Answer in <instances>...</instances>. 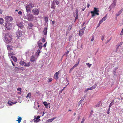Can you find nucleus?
I'll return each mask as SVG.
<instances>
[{"instance_id": "f257e3e1", "label": "nucleus", "mask_w": 123, "mask_h": 123, "mask_svg": "<svg viewBox=\"0 0 123 123\" xmlns=\"http://www.w3.org/2000/svg\"><path fill=\"white\" fill-rule=\"evenodd\" d=\"M3 35L5 37V40L6 42L10 43L12 39V36L10 33H6L5 34L3 32Z\"/></svg>"}, {"instance_id": "f03ea898", "label": "nucleus", "mask_w": 123, "mask_h": 123, "mask_svg": "<svg viewBox=\"0 0 123 123\" xmlns=\"http://www.w3.org/2000/svg\"><path fill=\"white\" fill-rule=\"evenodd\" d=\"M24 18L27 19L28 21H32L34 18V17L32 14L27 13L26 15L24 16Z\"/></svg>"}, {"instance_id": "7ed1b4c3", "label": "nucleus", "mask_w": 123, "mask_h": 123, "mask_svg": "<svg viewBox=\"0 0 123 123\" xmlns=\"http://www.w3.org/2000/svg\"><path fill=\"white\" fill-rule=\"evenodd\" d=\"M34 5L32 3H30L26 7V11L28 12H30L31 11V9L34 6Z\"/></svg>"}, {"instance_id": "20e7f679", "label": "nucleus", "mask_w": 123, "mask_h": 123, "mask_svg": "<svg viewBox=\"0 0 123 123\" xmlns=\"http://www.w3.org/2000/svg\"><path fill=\"white\" fill-rule=\"evenodd\" d=\"M40 11V9L37 6L36 8H34L32 10V13L34 15H38Z\"/></svg>"}, {"instance_id": "39448f33", "label": "nucleus", "mask_w": 123, "mask_h": 123, "mask_svg": "<svg viewBox=\"0 0 123 123\" xmlns=\"http://www.w3.org/2000/svg\"><path fill=\"white\" fill-rule=\"evenodd\" d=\"M16 37L17 39H19L20 37H21L23 35L22 33V31L20 30L19 29L16 32Z\"/></svg>"}, {"instance_id": "423d86ee", "label": "nucleus", "mask_w": 123, "mask_h": 123, "mask_svg": "<svg viewBox=\"0 0 123 123\" xmlns=\"http://www.w3.org/2000/svg\"><path fill=\"white\" fill-rule=\"evenodd\" d=\"M5 20L6 22H9L12 20L13 18L11 17L8 16L5 18Z\"/></svg>"}, {"instance_id": "0eeeda50", "label": "nucleus", "mask_w": 123, "mask_h": 123, "mask_svg": "<svg viewBox=\"0 0 123 123\" xmlns=\"http://www.w3.org/2000/svg\"><path fill=\"white\" fill-rule=\"evenodd\" d=\"M5 29L8 30H10L12 28L11 24L10 23H8L6 24Z\"/></svg>"}, {"instance_id": "6e6552de", "label": "nucleus", "mask_w": 123, "mask_h": 123, "mask_svg": "<svg viewBox=\"0 0 123 123\" xmlns=\"http://www.w3.org/2000/svg\"><path fill=\"white\" fill-rule=\"evenodd\" d=\"M85 29V27H84L80 31L79 35L80 36H81L83 35Z\"/></svg>"}, {"instance_id": "1a4fd4ad", "label": "nucleus", "mask_w": 123, "mask_h": 123, "mask_svg": "<svg viewBox=\"0 0 123 123\" xmlns=\"http://www.w3.org/2000/svg\"><path fill=\"white\" fill-rule=\"evenodd\" d=\"M123 11V9L122 8L116 14L115 19H117V17L119 16L122 12Z\"/></svg>"}, {"instance_id": "9d476101", "label": "nucleus", "mask_w": 123, "mask_h": 123, "mask_svg": "<svg viewBox=\"0 0 123 123\" xmlns=\"http://www.w3.org/2000/svg\"><path fill=\"white\" fill-rule=\"evenodd\" d=\"M59 73V71H58V72L55 73L54 74V78L56 79L57 80L58 79V75Z\"/></svg>"}, {"instance_id": "9b49d317", "label": "nucleus", "mask_w": 123, "mask_h": 123, "mask_svg": "<svg viewBox=\"0 0 123 123\" xmlns=\"http://www.w3.org/2000/svg\"><path fill=\"white\" fill-rule=\"evenodd\" d=\"M17 25L19 28L21 29H22L24 27V25L22 24L21 23H17Z\"/></svg>"}, {"instance_id": "f8f14e48", "label": "nucleus", "mask_w": 123, "mask_h": 123, "mask_svg": "<svg viewBox=\"0 0 123 123\" xmlns=\"http://www.w3.org/2000/svg\"><path fill=\"white\" fill-rule=\"evenodd\" d=\"M40 118V116H37L35 120V119H34V122L36 123H37L38 122H39L40 121V120L39 119Z\"/></svg>"}, {"instance_id": "ddd939ff", "label": "nucleus", "mask_w": 123, "mask_h": 123, "mask_svg": "<svg viewBox=\"0 0 123 123\" xmlns=\"http://www.w3.org/2000/svg\"><path fill=\"white\" fill-rule=\"evenodd\" d=\"M123 42H121L118 43L117 45V48L116 49V51H117V49H118L119 47V46H121L123 44Z\"/></svg>"}, {"instance_id": "4468645a", "label": "nucleus", "mask_w": 123, "mask_h": 123, "mask_svg": "<svg viewBox=\"0 0 123 123\" xmlns=\"http://www.w3.org/2000/svg\"><path fill=\"white\" fill-rule=\"evenodd\" d=\"M35 56L34 55H32L30 61L31 62H33L35 60Z\"/></svg>"}, {"instance_id": "2eb2a0df", "label": "nucleus", "mask_w": 123, "mask_h": 123, "mask_svg": "<svg viewBox=\"0 0 123 123\" xmlns=\"http://www.w3.org/2000/svg\"><path fill=\"white\" fill-rule=\"evenodd\" d=\"M47 27H45L44 28L43 32V34L45 35H46L47 34Z\"/></svg>"}, {"instance_id": "dca6fc26", "label": "nucleus", "mask_w": 123, "mask_h": 123, "mask_svg": "<svg viewBox=\"0 0 123 123\" xmlns=\"http://www.w3.org/2000/svg\"><path fill=\"white\" fill-rule=\"evenodd\" d=\"M17 103V102H16L14 103H13L11 101L10 102V101H8L7 102V104L9 105L10 106H12V105L13 104H16Z\"/></svg>"}, {"instance_id": "f3484780", "label": "nucleus", "mask_w": 123, "mask_h": 123, "mask_svg": "<svg viewBox=\"0 0 123 123\" xmlns=\"http://www.w3.org/2000/svg\"><path fill=\"white\" fill-rule=\"evenodd\" d=\"M7 48L8 50L11 51L12 49V47L11 46L7 45Z\"/></svg>"}, {"instance_id": "a211bd4d", "label": "nucleus", "mask_w": 123, "mask_h": 123, "mask_svg": "<svg viewBox=\"0 0 123 123\" xmlns=\"http://www.w3.org/2000/svg\"><path fill=\"white\" fill-rule=\"evenodd\" d=\"M116 5V4L113 3L109 7V8H110L111 9H112V8L114 7Z\"/></svg>"}, {"instance_id": "6ab92c4d", "label": "nucleus", "mask_w": 123, "mask_h": 123, "mask_svg": "<svg viewBox=\"0 0 123 123\" xmlns=\"http://www.w3.org/2000/svg\"><path fill=\"white\" fill-rule=\"evenodd\" d=\"M11 58H12L15 62H16L17 61V58L13 56H11Z\"/></svg>"}, {"instance_id": "aec40b11", "label": "nucleus", "mask_w": 123, "mask_h": 123, "mask_svg": "<svg viewBox=\"0 0 123 123\" xmlns=\"http://www.w3.org/2000/svg\"><path fill=\"white\" fill-rule=\"evenodd\" d=\"M73 35L72 34H71L69 36L68 38V41H70L72 39L73 37Z\"/></svg>"}, {"instance_id": "412c9836", "label": "nucleus", "mask_w": 123, "mask_h": 123, "mask_svg": "<svg viewBox=\"0 0 123 123\" xmlns=\"http://www.w3.org/2000/svg\"><path fill=\"white\" fill-rule=\"evenodd\" d=\"M43 104L46 108H47L48 107V105L47 102L44 101L43 102Z\"/></svg>"}, {"instance_id": "4be33fe9", "label": "nucleus", "mask_w": 123, "mask_h": 123, "mask_svg": "<svg viewBox=\"0 0 123 123\" xmlns=\"http://www.w3.org/2000/svg\"><path fill=\"white\" fill-rule=\"evenodd\" d=\"M38 45L39 48L40 49H41L42 48V43H38Z\"/></svg>"}, {"instance_id": "5701e85b", "label": "nucleus", "mask_w": 123, "mask_h": 123, "mask_svg": "<svg viewBox=\"0 0 123 123\" xmlns=\"http://www.w3.org/2000/svg\"><path fill=\"white\" fill-rule=\"evenodd\" d=\"M95 12H98L99 11L98 9L95 7L94 8V10L93 11Z\"/></svg>"}, {"instance_id": "b1692460", "label": "nucleus", "mask_w": 123, "mask_h": 123, "mask_svg": "<svg viewBox=\"0 0 123 123\" xmlns=\"http://www.w3.org/2000/svg\"><path fill=\"white\" fill-rule=\"evenodd\" d=\"M78 62H77V63H76L75 64V65L74 66H73V67L74 68H75L76 67H77V66L79 64V62H80V58H79L78 59Z\"/></svg>"}, {"instance_id": "393cba45", "label": "nucleus", "mask_w": 123, "mask_h": 123, "mask_svg": "<svg viewBox=\"0 0 123 123\" xmlns=\"http://www.w3.org/2000/svg\"><path fill=\"white\" fill-rule=\"evenodd\" d=\"M114 100H113L111 102V103H110V105H109V107H111L112 105L114 103Z\"/></svg>"}, {"instance_id": "a878e982", "label": "nucleus", "mask_w": 123, "mask_h": 123, "mask_svg": "<svg viewBox=\"0 0 123 123\" xmlns=\"http://www.w3.org/2000/svg\"><path fill=\"white\" fill-rule=\"evenodd\" d=\"M44 20L46 23H48V17H45Z\"/></svg>"}, {"instance_id": "bb28decb", "label": "nucleus", "mask_w": 123, "mask_h": 123, "mask_svg": "<svg viewBox=\"0 0 123 123\" xmlns=\"http://www.w3.org/2000/svg\"><path fill=\"white\" fill-rule=\"evenodd\" d=\"M97 85L96 84L95 85H94L92 86L91 87V90L95 89L97 86Z\"/></svg>"}, {"instance_id": "cd10ccee", "label": "nucleus", "mask_w": 123, "mask_h": 123, "mask_svg": "<svg viewBox=\"0 0 123 123\" xmlns=\"http://www.w3.org/2000/svg\"><path fill=\"white\" fill-rule=\"evenodd\" d=\"M91 13L92 14V17H93L95 16V12H93V11H91Z\"/></svg>"}, {"instance_id": "c85d7f7f", "label": "nucleus", "mask_w": 123, "mask_h": 123, "mask_svg": "<svg viewBox=\"0 0 123 123\" xmlns=\"http://www.w3.org/2000/svg\"><path fill=\"white\" fill-rule=\"evenodd\" d=\"M30 62H29L28 63H25V66L26 67H29L30 66Z\"/></svg>"}, {"instance_id": "c756f323", "label": "nucleus", "mask_w": 123, "mask_h": 123, "mask_svg": "<svg viewBox=\"0 0 123 123\" xmlns=\"http://www.w3.org/2000/svg\"><path fill=\"white\" fill-rule=\"evenodd\" d=\"M100 103H101V101H100L97 104V105H96L95 106V107H98L100 104Z\"/></svg>"}, {"instance_id": "7c9ffc66", "label": "nucleus", "mask_w": 123, "mask_h": 123, "mask_svg": "<svg viewBox=\"0 0 123 123\" xmlns=\"http://www.w3.org/2000/svg\"><path fill=\"white\" fill-rule=\"evenodd\" d=\"M3 21L4 20L2 18H0V24H2Z\"/></svg>"}, {"instance_id": "2f4dec72", "label": "nucleus", "mask_w": 123, "mask_h": 123, "mask_svg": "<svg viewBox=\"0 0 123 123\" xmlns=\"http://www.w3.org/2000/svg\"><path fill=\"white\" fill-rule=\"evenodd\" d=\"M28 26L29 27H30L31 28L33 26L32 24L30 23L28 24Z\"/></svg>"}, {"instance_id": "473e14b6", "label": "nucleus", "mask_w": 123, "mask_h": 123, "mask_svg": "<svg viewBox=\"0 0 123 123\" xmlns=\"http://www.w3.org/2000/svg\"><path fill=\"white\" fill-rule=\"evenodd\" d=\"M55 118H52L49 119L48 120V121L50 122H51L54 120Z\"/></svg>"}, {"instance_id": "72a5a7b5", "label": "nucleus", "mask_w": 123, "mask_h": 123, "mask_svg": "<svg viewBox=\"0 0 123 123\" xmlns=\"http://www.w3.org/2000/svg\"><path fill=\"white\" fill-rule=\"evenodd\" d=\"M55 1V3L56 5H58L59 4V2L58 0H54Z\"/></svg>"}, {"instance_id": "f704fd0d", "label": "nucleus", "mask_w": 123, "mask_h": 123, "mask_svg": "<svg viewBox=\"0 0 123 123\" xmlns=\"http://www.w3.org/2000/svg\"><path fill=\"white\" fill-rule=\"evenodd\" d=\"M86 65H87V66L89 68H90V67H91V66L92 65V64H90L89 63H86Z\"/></svg>"}, {"instance_id": "c9c22d12", "label": "nucleus", "mask_w": 123, "mask_h": 123, "mask_svg": "<svg viewBox=\"0 0 123 123\" xmlns=\"http://www.w3.org/2000/svg\"><path fill=\"white\" fill-rule=\"evenodd\" d=\"M110 107H109V108L108 109L106 113L108 114H109L110 113L109 111L110 110Z\"/></svg>"}, {"instance_id": "e433bc0d", "label": "nucleus", "mask_w": 123, "mask_h": 123, "mask_svg": "<svg viewBox=\"0 0 123 123\" xmlns=\"http://www.w3.org/2000/svg\"><path fill=\"white\" fill-rule=\"evenodd\" d=\"M29 98H31V93H29L27 95V96H26V98H27L29 97Z\"/></svg>"}, {"instance_id": "4c0bfd02", "label": "nucleus", "mask_w": 123, "mask_h": 123, "mask_svg": "<svg viewBox=\"0 0 123 123\" xmlns=\"http://www.w3.org/2000/svg\"><path fill=\"white\" fill-rule=\"evenodd\" d=\"M25 63V62L24 61H21L20 62V64L24 65Z\"/></svg>"}, {"instance_id": "58836bf2", "label": "nucleus", "mask_w": 123, "mask_h": 123, "mask_svg": "<svg viewBox=\"0 0 123 123\" xmlns=\"http://www.w3.org/2000/svg\"><path fill=\"white\" fill-rule=\"evenodd\" d=\"M55 5H54L53 4V5H51V7L52 8H53L54 9L55 7Z\"/></svg>"}, {"instance_id": "ea45409f", "label": "nucleus", "mask_w": 123, "mask_h": 123, "mask_svg": "<svg viewBox=\"0 0 123 123\" xmlns=\"http://www.w3.org/2000/svg\"><path fill=\"white\" fill-rule=\"evenodd\" d=\"M94 35H92V37L91 40V41H92V42L93 41L94 39Z\"/></svg>"}, {"instance_id": "a19ab883", "label": "nucleus", "mask_w": 123, "mask_h": 123, "mask_svg": "<svg viewBox=\"0 0 123 123\" xmlns=\"http://www.w3.org/2000/svg\"><path fill=\"white\" fill-rule=\"evenodd\" d=\"M75 68L73 66L72 68L70 69L69 71V73H70L72 71V70H73V69Z\"/></svg>"}, {"instance_id": "79ce46f5", "label": "nucleus", "mask_w": 123, "mask_h": 123, "mask_svg": "<svg viewBox=\"0 0 123 123\" xmlns=\"http://www.w3.org/2000/svg\"><path fill=\"white\" fill-rule=\"evenodd\" d=\"M93 112V111L92 110L90 112L89 115V117H91V116L92 115V113Z\"/></svg>"}, {"instance_id": "37998d69", "label": "nucleus", "mask_w": 123, "mask_h": 123, "mask_svg": "<svg viewBox=\"0 0 123 123\" xmlns=\"http://www.w3.org/2000/svg\"><path fill=\"white\" fill-rule=\"evenodd\" d=\"M22 120V118L21 117H18V120H17V121H21Z\"/></svg>"}, {"instance_id": "c03bdc74", "label": "nucleus", "mask_w": 123, "mask_h": 123, "mask_svg": "<svg viewBox=\"0 0 123 123\" xmlns=\"http://www.w3.org/2000/svg\"><path fill=\"white\" fill-rule=\"evenodd\" d=\"M106 19V16H105V17H104L103 18H102V20H103V21H105V20Z\"/></svg>"}, {"instance_id": "a18cd8bd", "label": "nucleus", "mask_w": 123, "mask_h": 123, "mask_svg": "<svg viewBox=\"0 0 123 123\" xmlns=\"http://www.w3.org/2000/svg\"><path fill=\"white\" fill-rule=\"evenodd\" d=\"M78 15H76V17H75V20H74V22H75L76 20V19H78Z\"/></svg>"}, {"instance_id": "49530a36", "label": "nucleus", "mask_w": 123, "mask_h": 123, "mask_svg": "<svg viewBox=\"0 0 123 123\" xmlns=\"http://www.w3.org/2000/svg\"><path fill=\"white\" fill-rule=\"evenodd\" d=\"M72 27L71 25H69L68 27V30H70L71 29Z\"/></svg>"}, {"instance_id": "de8ad7c7", "label": "nucleus", "mask_w": 123, "mask_h": 123, "mask_svg": "<svg viewBox=\"0 0 123 123\" xmlns=\"http://www.w3.org/2000/svg\"><path fill=\"white\" fill-rule=\"evenodd\" d=\"M78 9H76V15H78Z\"/></svg>"}, {"instance_id": "09e8293b", "label": "nucleus", "mask_w": 123, "mask_h": 123, "mask_svg": "<svg viewBox=\"0 0 123 123\" xmlns=\"http://www.w3.org/2000/svg\"><path fill=\"white\" fill-rule=\"evenodd\" d=\"M86 97V96L85 95H84V96L82 97V98L81 99V101H82L84 100V98H85Z\"/></svg>"}, {"instance_id": "8fccbe9b", "label": "nucleus", "mask_w": 123, "mask_h": 123, "mask_svg": "<svg viewBox=\"0 0 123 123\" xmlns=\"http://www.w3.org/2000/svg\"><path fill=\"white\" fill-rule=\"evenodd\" d=\"M49 82H51L52 80L53 79L52 78L49 79Z\"/></svg>"}, {"instance_id": "3c124183", "label": "nucleus", "mask_w": 123, "mask_h": 123, "mask_svg": "<svg viewBox=\"0 0 123 123\" xmlns=\"http://www.w3.org/2000/svg\"><path fill=\"white\" fill-rule=\"evenodd\" d=\"M105 37V35H103L101 36V40H104V38Z\"/></svg>"}, {"instance_id": "603ef678", "label": "nucleus", "mask_w": 123, "mask_h": 123, "mask_svg": "<svg viewBox=\"0 0 123 123\" xmlns=\"http://www.w3.org/2000/svg\"><path fill=\"white\" fill-rule=\"evenodd\" d=\"M82 101H81V100H80V101H79L78 103L79 105V106L81 104V103H82Z\"/></svg>"}, {"instance_id": "864d4df0", "label": "nucleus", "mask_w": 123, "mask_h": 123, "mask_svg": "<svg viewBox=\"0 0 123 123\" xmlns=\"http://www.w3.org/2000/svg\"><path fill=\"white\" fill-rule=\"evenodd\" d=\"M85 119H84V118H83L81 122L80 123H83L85 121Z\"/></svg>"}, {"instance_id": "5fc2aeb1", "label": "nucleus", "mask_w": 123, "mask_h": 123, "mask_svg": "<svg viewBox=\"0 0 123 123\" xmlns=\"http://www.w3.org/2000/svg\"><path fill=\"white\" fill-rule=\"evenodd\" d=\"M42 41L43 43H44L45 42V39L44 37H43V38Z\"/></svg>"}, {"instance_id": "6e6d98bb", "label": "nucleus", "mask_w": 123, "mask_h": 123, "mask_svg": "<svg viewBox=\"0 0 123 123\" xmlns=\"http://www.w3.org/2000/svg\"><path fill=\"white\" fill-rule=\"evenodd\" d=\"M113 74L114 75V77H116V72H113Z\"/></svg>"}, {"instance_id": "4d7b16f0", "label": "nucleus", "mask_w": 123, "mask_h": 123, "mask_svg": "<svg viewBox=\"0 0 123 123\" xmlns=\"http://www.w3.org/2000/svg\"><path fill=\"white\" fill-rule=\"evenodd\" d=\"M120 35H123V28L121 32Z\"/></svg>"}, {"instance_id": "13d9d810", "label": "nucleus", "mask_w": 123, "mask_h": 123, "mask_svg": "<svg viewBox=\"0 0 123 123\" xmlns=\"http://www.w3.org/2000/svg\"><path fill=\"white\" fill-rule=\"evenodd\" d=\"M18 14H20L21 15H22V12L20 11H19L18 12Z\"/></svg>"}, {"instance_id": "bf43d9fd", "label": "nucleus", "mask_w": 123, "mask_h": 123, "mask_svg": "<svg viewBox=\"0 0 123 123\" xmlns=\"http://www.w3.org/2000/svg\"><path fill=\"white\" fill-rule=\"evenodd\" d=\"M117 69V68H116L114 69L113 71V72H116V70Z\"/></svg>"}, {"instance_id": "052dcab7", "label": "nucleus", "mask_w": 123, "mask_h": 123, "mask_svg": "<svg viewBox=\"0 0 123 123\" xmlns=\"http://www.w3.org/2000/svg\"><path fill=\"white\" fill-rule=\"evenodd\" d=\"M17 90L19 91L20 92H21V88H18Z\"/></svg>"}, {"instance_id": "680f3d73", "label": "nucleus", "mask_w": 123, "mask_h": 123, "mask_svg": "<svg viewBox=\"0 0 123 123\" xmlns=\"http://www.w3.org/2000/svg\"><path fill=\"white\" fill-rule=\"evenodd\" d=\"M29 51H27V52H26L25 53V55H27V54H28V53H29Z\"/></svg>"}, {"instance_id": "e2e57ef3", "label": "nucleus", "mask_w": 123, "mask_h": 123, "mask_svg": "<svg viewBox=\"0 0 123 123\" xmlns=\"http://www.w3.org/2000/svg\"><path fill=\"white\" fill-rule=\"evenodd\" d=\"M69 51L68 50H67V52L66 53H65L64 55H66H66H67V54L68 53H69Z\"/></svg>"}, {"instance_id": "0e129e2a", "label": "nucleus", "mask_w": 123, "mask_h": 123, "mask_svg": "<svg viewBox=\"0 0 123 123\" xmlns=\"http://www.w3.org/2000/svg\"><path fill=\"white\" fill-rule=\"evenodd\" d=\"M110 41V39L108 40H107V41L106 42H105L106 44H107Z\"/></svg>"}, {"instance_id": "69168bd1", "label": "nucleus", "mask_w": 123, "mask_h": 123, "mask_svg": "<svg viewBox=\"0 0 123 123\" xmlns=\"http://www.w3.org/2000/svg\"><path fill=\"white\" fill-rule=\"evenodd\" d=\"M103 20L102 19H101L99 21V22L100 23H102L103 21Z\"/></svg>"}, {"instance_id": "338daca9", "label": "nucleus", "mask_w": 123, "mask_h": 123, "mask_svg": "<svg viewBox=\"0 0 123 123\" xmlns=\"http://www.w3.org/2000/svg\"><path fill=\"white\" fill-rule=\"evenodd\" d=\"M117 1V0H114L113 3H114L115 4H116Z\"/></svg>"}, {"instance_id": "774afa93", "label": "nucleus", "mask_w": 123, "mask_h": 123, "mask_svg": "<svg viewBox=\"0 0 123 123\" xmlns=\"http://www.w3.org/2000/svg\"><path fill=\"white\" fill-rule=\"evenodd\" d=\"M47 42H46L45 43L44 45H43V47H45L46 46V44H47Z\"/></svg>"}]
</instances>
